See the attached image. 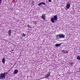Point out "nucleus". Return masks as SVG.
Segmentation results:
<instances>
[{"mask_svg":"<svg viewBox=\"0 0 80 80\" xmlns=\"http://www.w3.org/2000/svg\"><path fill=\"white\" fill-rule=\"evenodd\" d=\"M5 74V73H3L2 72L0 74V80H2V79H3L5 78L6 77V74Z\"/></svg>","mask_w":80,"mask_h":80,"instance_id":"obj_2","label":"nucleus"},{"mask_svg":"<svg viewBox=\"0 0 80 80\" xmlns=\"http://www.w3.org/2000/svg\"><path fill=\"white\" fill-rule=\"evenodd\" d=\"M74 63L73 62H71V63H70L69 64V65H70L71 66V67H72V66H73V64Z\"/></svg>","mask_w":80,"mask_h":80,"instance_id":"obj_12","label":"nucleus"},{"mask_svg":"<svg viewBox=\"0 0 80 80\" xmlns=\"http://www.w3.org/2000/svg\"><path fill=\"white\" fill-rule=\"evenodd\" d=\"M62 52L63 53H66V51H65V50H62Z\"/></svg>","mask_w":80,"mask_h":80,"instance_id":"obj_13","label":"nucleus"},{"mask_svg":"<svg viewBox=\"0 0 80 80\" xmlns=\"http://www.w3.org/2000/svg\"><path fill=\"white\" fill-rule=\"evenodd\" d=\"M45 15H46V14L43 13L41 17L42 18V19H43V20H45V19H46V18L45 17Z\"/></svg>","mask_w":80,"mask_h":80,"instance_id":"obj_3","label":"nucleus"},{"mask_svg":"<svg viewBox=\"0 0 80 80\" xmlns=\"http://www.w3.org/2000/svg\"><path fill=\"white\" fill-rule=\"evenodd\" d=\"M27 26L28 28H30V25H29V24H28V25H27Z\"/></svg>","mask_w":80,"mask_h":80,"instance_id":"obj_17","label":"nucleus"},{"mask_svg":"<svg viewBox=\"0 0 80 80\" xmlns=\"http://www.w3.org/2000/svg\"><path fill=\"white\" fill-rule=\"evenodd\" d=\"M78 69L80 70V68H79Z\"/></svg>","mask_w":80,"mask_h":80,"instance_id":"obj_26","label":"nucleus"},{"mask_svg":"<svg viewBox=\"0 0 80 80\" xmlns=\"http://www.w3.org/2000/svg\"><path fill=\"white\" fill-rule=\"evenodd\" d=\"M76 58L77 60H80V56L79 55L77 56Z\"/></svg>","mask_w":80,"mask_h":80,"instance_id":"obj_11","label":"nucleus"},{"mask_svg":"<svg viewBox=\"0 0 80 80\" xmlns=\"http://www.w3.org/2000/svg\"><path fill=\"white\" fill-rule=\"evenodd\" d=\"M58 16L57 15H55L53 16V18H51V21L52 23H55V21H57L58 20V18H57Z\"/></svg>","mask_w":80,"mask_h":80,"instance_id":"obj_1","label":"nucleus"},{"mask_svg":"<svg viewBox=\"0 0 80 80\" xmlns=\"http://www.w3.org/2000/svg\"><path fill=\"white\" fill-rule=\"evenodd\" d=\"M42 5V2H41L38 4V6H40V5Z\"/></svg>","mask_w":80,"mask_h":80,"instance_id":"obj_15","label":"nucleus"},{"mask_svg":"<svg viewBox=\"0 0 80 80\" xmlns=\"http://www.w3.org/2000/svg\"><path fill=\"white\" fill-rule=\"evenodd\" d=\"M13 63H12L11 64V65H13Z\"/></svg>","mask_w":80,"mask_h":80,"instance_id":"obj_23","label":"nucleus"},{"mask_svg":"<svg viewBox=\"0 0 80 80\" xmlns=\"http://www.w3.org/2000/svg\"><path fill=\"white\" fill-rule=\"evenodd\" d=\"M11 30L10 29L8 31V35H9V36H10V35H11Z\"/></svg>","mask_w":80,"mask_h":80,"instance_id":"obj_10","label":"nucleus"},{"mask_svg":"<svg viewBox=\"0 0 80 80\" xmlns=\"http://www.w3.org/2000/svg\"><path fill=\"white\" fill-rule=\"evenodd\" d=\"M62 43H60L59 44H56L55 45V46L56 47H60V45H62Z\"/></svg>","mask_w":80,"mask_h":80,"instance_id":"obj_8","label":"nucleus"},{"mask_svg":"<svg viewBox=\"0 0 80 80\" xmlns=\"http://www.w3.org/2000/svg\"><path fill=\"white\" fill-rule=\"evenodd\" d=\"M48 2H52V0H48Z\"/></svg>","mask_w":80,"mask_h":80,"instance_id":"obj_21","label":"nucleus"},{"mask_svg":"<svg viewBox=\"0 0 80 80\" xmlns=\"http://www.w3.org/2000/svg\"><path fill=\"white\" fill-rule=\"evenodd\" d=\"M12 51H14V49L12 50L10 52H11V53H14V52H12Z\"/></svg>","mask_w":80,"mask_h":80,"instance_id":"obj_19","label":"nucleus"},{"mask_svg":"<svg viewBox=\"0 0 80 80\" xmlns=\"http://www.w3.org/2000/svg\"><path fill=\"white\" fill-rule=\"evenodd\" d=\"M49 77V75H47L46 76V78H47V77Z\"/></svg>","mask_w":80,"mask_h":80,"instance_id":"obj_20","label":"nucleus"},{"mask_svg":"<svg viewBox=\"0 0 80 80\" xmlns=\"http://www.w3.org/2000/svg\"><path fill=\"white\" fill-rule=\"evenodd\" d=\"M18 72V71L17 69L15 70L13 72V74L15 75V74H17Z\"/></svg>","mask_w":80,"mask_h":80,"instance_id":"obj_7","label":"nucleus"},{"mask_svg":"<svg viewBox=\"0 0 80 80\" xmlns=\"http://www.w3.org/2000/svg\"><path fill=\"white\" fill-rule=\"evenodd\" d=\"M66 6L67 7L66 9V10H68V8L70 7V3H68L67 4Z\"/></svg>","mask_w":80,"mask_h":80,"instance_id":"obj_4","label":"nucleus"},{"mask_svg":"<svg viewBox=\"0 0 80 80\" xmlns=\"http://www.w3.org/2000/svg\"><path fill=\"white\" fill-rule=\"evenodd\" d=\"M13 67H14V65L13 66Z\"/></svg>","mask_w":80,"mask_h":80,"instance_id":"obj_25","label":"nucleus"},{"mask_svg":"<svg viewBox=\"0 0 80 80\" xmlns=\"http://www.w3.org/2000/svg\"><path fill=\"white\" fill-rule=\"evenodd\" d=\"M78 72H80V70H79L78 71Z\"/></svg>","mask_w":80,"mask_h":80,"instance_id":"obj_24","label":"nucleus"},{"mask_svg":"<svg viewBox=\"0 0 80 80\" xmlns=\"http://www.w3.org/2000/svg\"><path fill=\"white\" fill-rule=\"evenodd\" d=\"M50 73H51L50 72H48V73L47 75H49V76H50Z\"/></svg>","mask_w":80,"mask_h":80,"instance_id":"obj_18","label":"nucleus"},{"mask_svg":"<svg viewBox=\"0 0 80 80\" xmlns=\"http://www.w3.org/2000/svg\"><path fill=\"white\" fill-rule=\"evenodd\" d=\"M2 63L3 64L5 63V58H4L2 59Z\"/></svg>","mask_w":80,"mask_h":80,"instance_id":"obj_9","label":"nucleus"},{"mask_svg":"<svg viewBox=\"0 0 80 80\" xmlns=\"http://www.w3.org/2000/svg\"><path fill=\"white\" fill-rule=\"evenodd\" d=\"M42 5H46V3L43 2H42Z\"/></svg>","mask_w":80,"mask_h":80,"instance_id":"obj_16","label":"nucleus"},{"mask_svg":"<svg viewBox=\"0 0 80 80\" xmlns=\"http://www.w3.org/2000/svg\"><path fill=\"white\" fill-rule=\"evenodd\" d=\"M2 0H0V4L1 3H2Z\"/></svg>","mask_w":80,"mask_h":80,"instance_id":"obj_22","label":"nucleus"},{"mask_svg":"<svg viewBox=\"0 0 80 80\" xmlns=\"http://www.w3.org/2000/svg\"><path fill=\"white\" fill-rule=\"evenodd\" d=\"M59 35L60 36V38H64L65 37V35H64L62 34H59Z\"/></svg>","mask_w":80,"mask_h":80,"instance_id":"obj_5","label":"nucleus"},{"mask_svg":"<svg viewBox=\"0 0 80 80\" xmlns=\"http://www.w3.org/2000/svg\"><path fill=\"white\" fill-rule=\"evenodd\" d=\"M56 37L57 39H60V34L59 35H56Z\"/></svg>","mask_w":80,"mask_h":80,"instance_id":"obj_6","label":"nucleus"},{"mask_svg":"<svg viewBox=\"0 0 80 80\" xmlns=\"http://www.w3.org/2000/svg\"><path fill=\"white\" fill-rule=\"evenodd\" d=\"M22 35L23 37H25V36H26V35L24 34V33H22Z\"/></svg>","mask_w":80,"mask_h":80,"instance_id":"obj_14","label":"nucleus"}]
</instances>
